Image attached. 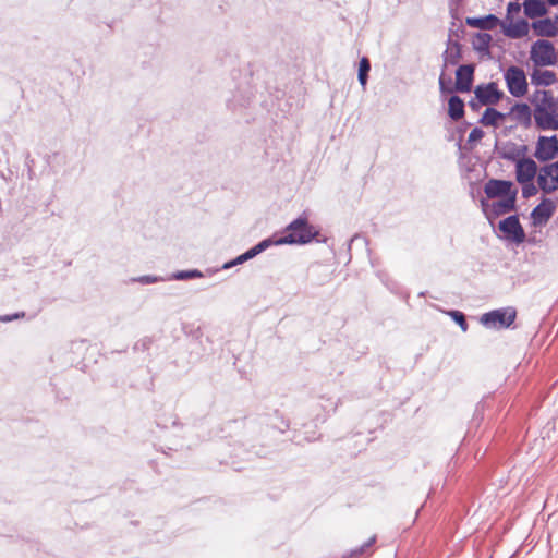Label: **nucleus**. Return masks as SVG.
<instances>
[{"mask_svg": "<svg viewBox=\"0 0 558 558\" xmlns=\"http://www.w3.org/2000/svg\"><path fill=\"white\" fill-rule=\"evenodd\" d=\"M318 231L308 223L306 217H299L290 222L286 229V234L277 239L278 244H307L315 236Z\"/></svg>", "mask_w": 558, "mask_h": 558, "instance_id": "1", "label": "nucleus"}, {"mask_svg": "<svg viewBox=\"0 0 558 558\" xmlns=\"http://www.w3.org/2000/svg\"><path fill=\"white\" fill-rule=\"evenodd\" d=\"M515 317V308L505 307L483 314L481 316V323L487 328L506 329L513 324Z\"/></svg>", "mask_w": 558, "mask_h": 558, "instance_id": "2", "label": "nucleus"}, {"mask_svg": "<svg viewBox=\"0 0 558 558\" xmlns=\"http://www.w3.org/2000/svg\"><path fill=\"white\" fill-rule=\"evenodd\" d=\"M530 59L537 66L554 65L557 62V53L554 44L546 39L533 43Z\"/></svg>", "mask_w": 558, "mask_h": 558, "instance_id": "3", "label": "nucleus"}, {"mask_svg": "<svg viewBox=\"0 0 558 558\" xmlns=\"http://www.w3.org/2000/svg\"><path fill=\"white\" fill-rule=\"evenodd\" d=\"M507 88L513 97H522L527 93V81L523 69L510 65L504 74Z\"/></svg>", "mask_w": 558, "mask_h": 558, "instance_id": "4", "label": "nucleus"}, {"mask_svg": "<svg viewBox=\"0 0 558 558\" xmlns=\"http://www.w3.org/2000/svg\"><path fill=\"white\" fill-rule=\"evenodd\" d=\"M517 195L518 190H514L508 197L493 202L490 205L483 198L481 205L487 219L492 220L510 211H514L517 209Z\"/></svg>", "mask_w": 558, "mask_h": 558, "instance_id": "5", "label": "nucleus"}, {"mask_svg": "<svg viewBox=\"0 0 558 558\" xmlns=\"http://www.w3.org/2000/svg\"><path fill=\"white\" fill-rule=\"evenodd\" d=\"M476 100L482 106H494L504 98V92L498 89V85L495 82L487 84L477 85L474 89Z\"/></svg>", "mask_w": 558, "mask_h": 558, "instance_id": "6", "label": "nucleus"}, {"mask_svg": "<svg viewBox=\"0 0 558 558\" xmlns=\"http://www.w3.org/2000/svg\"><path fill=\"white\" fill-rule=\"evenodd\" d=\"M499 230L506 239L520 244L525 240V232L520 223L518 215H511L499 222Z\"/></svg>", "mask_w": 558, "mask_h": 558, "instance_id": "7", "label": "nucleus"}, {"mask_svg": "<svg viewBox=\"0 0 558 558\" xmlns=\"http://www.w3.org/2000/svg\"><path fill=\"white\" fill-rule=\"evenodd\" d=\"M558 155V137L539 136L536 143L534 157L539 161H549Z\"/></svg>", "mask_w": 558, "mask_h": 558, "instance_id": "8", "label": "nucleus"}, {"mask_svg": "<svg viewBox=\"0 0 558 558\" xmlns=\"http://www.w3.org/2000/svg\"><path fill=\"white\" fill-rule=\"evenodd\" d=\"M539 189L549 194L558 189V169L556 165H546L541 168L537 175Z\"/></svg>", "mask_w": 558, "mask_h": 558, "instance_id": "9", "label": "nucleus"}, {"mask_svg": "<svg viewBox=\"0 0 558 558\" xmlns=\"http://www.w3.org/2000/svg\"><path fill=\"white\" fill-rule=\"evenodd\" d=\"M514 190L513 182L508 180L490 179L484 185V193L490 199L508 197Z\"/></svg>", "mask_w": 558, "mask_h": 558, "instance_id": "10", "label": "nucleus"}, {"mask_svg": "<svg viewBox=\"0 0 558 558\" xmlns=\"http://www.w3.org/2000/svg\"><path fill=\"white\" fill-rule=\"evenodd\" d=\"M474 64H462L456 71L454 89L460 93H469L474 80Z\"/></svg>", "mask_w": 558, "mask_h": 558, "instance_id": "11", "label": "nucleus"}, {"mask_svg": "<svg viewBox=\"0 0 558 558\" xmlns=\"http://www.w3.org/2000/svg\"><path fill=\"white\" fill-rule=\"evenodd\" d=\"M537 173V165L531 159L524 157L515 165V178L519 183H529L533 181Z\"/></svg>", "mask_w": 558, "mask_h": 558, "instance_id": "12", "label": "nucleus"}, {"mask_svg": "<svg viewBox=\"0 0 558 558\" xmlns=\"http://www.w3.org/2000/svg\"><path fill=\"white\" fill-rule=\"evenodd\" d=\"M550 108H535L534 120L541 130H558V114L549 112Z\"/></svg>", "mask_w": 558, "mask_h": 558, "instance_id": "13", "label": "nucleus"}, {"mask_svg": "<svg viewBox=\"0 0 558 558\" xmlns=\"http://www.w3.org/2000/svg\"><path fill=\"white\" fill-rule=\"evenodd\" d=\"M527 147L525 145L518 146L514 143L508 142L498 149V155L505 160L514 162L522 160L525 157Z\"/></svg>", "mask_w": 558, "mask_h": 558, "instance_id": "14", "label": "nucleus"}, {"mask_svg": "<svg viewBox=\"0 0 558 558\" xmlns=\"http://www.w3.org/2000/svg\"><path fill=\"white\" fill-rule=\"evenodd\" d=\"M555 208V204L546 198L532 210L531 216L535 223H546L553 216Z\"/></svg>", "mask_w": 558, "mask_h": 558, "instance_id": "15", "label": "nucleus"}, {"mask_svg": "<svg viewBox=\"0 0 558 558\" xmlns=\"http://www.w3.org/2000/svg\"><path fill=\"white\" fill-rule=\"evenodd\" d=\"M507 116L511 117V119L524 126H529L531 124L532 111L529 105L526 104H515L511 107L510 111Z\"/></svg>", "mask_w": 558, "mask_h": 558, "instance_id": "16", "label": "nucleus"}, {"mask_svg": "<svg viewBox=\"0 0 558 558\" xmlns=\"http://www.w3.org/2000/svg\"><path fill=\"white\" fill-rule=\"evenodd\" d=\"M531 26L535 35L539 37H555L558 33L557 26L549 17L534 21Z\"/></svg>", "mask_w": 558, "mask_h": 558, "instance_id": "17", "label": "nucleus"}, {"mask_svg": "<svg viewBox=\"0 0 558 558\" xmlns=\"http://www.w3.org/2000/svg\"><path fill=\"white\" fill-rule=\"evenodd\" d=\"M462 58L461 44L449 39L448 47L442 54V70L449 65H456Z\"/></svg>", "mask_w": 558, "mask_h": 558, "instance_id": "18", "label": "nucleus"}, {"mask_svg": "<svg viewBox=\"0 0 558 558\" xmlns=\"http://www.w3.org/2000/svg\"><path fill=\"white\" fill-rule=\"evenodd\" d=\"M501 26L504 35L512 39L522 38L526 36L529 33V23L526 20L523 19L509 25L501 24Z\"/></svg>", "mask_w": 558, "mask_h": 558, "instance_id": "19", "label": "nucleus"}, {"mask_svg": "<svg viewBox=\"0 0 558 558\" xmlns=\"http://www.w3.org/2000/svg\"><path fill=\"white\" fill-rule=\"evenodd\" d=\"M465 23L471 27L480 28L482 31H490L501 24L500 20L494 14H488L482 17H466Z\"/></svg>", "mask_w": 558, "mask_h": 558, "instance_id": "20", "label": "nucleus"}, {"mask_svg": "<svg viewBox=\"0 0 558 558\" xmlns=\"http://www.w3.org/2000/svg\"><path fill=\"white\" fill-rule=\"evenodd\" d=\"M44 161L46 163L43 169V173H58L62 167L65 165V156L61 153H52L48 154L44 157Z\"/></svg>", "mask_w": 558, "mask_h": 558, "instance_id": "21", "label": "nucleus"}, {"mask_svg": "<svg viewBox=\"0 0 558 558\" xmlns=\"http://www.w3.org/2000/svg\"><path fill=\"white\" fill-rule=\"evenodd\" d=\"M523 7L524 14L530 19L541 17L547 13V8L543 0H525Z\"/></svg>", "mask_w": 558, "mask_h": 558, "instance_id": "22", "label": "nucleus"}, {"mask_svg": "<svg viewBox=\"0 0 558 558\" xmlns=\"http://www.w3.org/2000/svg\"><path fill=\"white\" fill-rule=\"evenodd\" d=\"M531 82L536 86H549L556 82V74L549 70H534L531 74Z\"/></svg>", "mask_w": 558, "mask_h": 558, "instance_id": "23", "label": "nucleus"}, {"mask_svg": "<svg viewBox=\"0 0 558 558\" xmlns=\"http://www.w3.org/2000/svg\"><path fill=\"white\" fill-rule=\"evenodd\" d=\"M531 102L535 105V108H554V97L549 90H536L531 96Z\"/></svg>", "mask_w": 558, "mask_h": 558, "instance_id": "24", "label": "nucleus"}, {"mask_svg": "<svg viewBox=\"0 0 558 558\" xmlns=\"http://www.w3.org/2000/svg\"><path fill=\"white\" fill-rule=\"evenodd\" d=\"M506 117V113L499 112L493 107H487L478 122L484 126L496 128L499 121L504 120Z\"/></svg>", "mask_w": 558, "mask_h": 558, "instance_id": "25", "label": "nucleus"}, {"mask_svg": "<svg viewBox=\"0 0 558 558\" xmlns=\"http://www.w3.org/2000/svg\"><path fill=\"white\" fill-rule=\"evenodd\" d=\"M448 114L449 117L458 121L464 116V101L457 95H452L448 100Z\"/></svg>", "mask_w": 558, "mask_h": 558, "instance_id": "26", "label": "nucleus"}, {"mask_svg": "<svg viewBox=\"0 0 558 558\" xmlns=\"http://www.w3.org/2000/svg\"><path fill=\"white\" fill-rule=\"evenodd\" d=\"M493 37L488 33H477L475 35V41L473 43L474 49L481 53H488L489 46Z\"/></svg>", "mask_w": 558, "mask_h": 558, "instance_id": "27", "label": "nucleus"}, {"mask_svg": "<svg viewBox=\"0 0 558 558\" xmlns=\"http://www.w3.org/2000/svg\"><path fill=\"white\" fill-rule=\"evenodd\" d=\"M369 71H371V62L366 57H363L360 60L359 73H357V80H359L361 86L363 87V89L366 87Z\"/></svg>", "mask_w": 558, "mask_h": 558, "instance_id": "28", "label": "nucleus"}, {"mask_svg": "<svg viewBox=\"0 0 558 558\" xmlns=\"http://www.w3.org/2000/svg\"><path fill=\"white\" fill-rule=\"evenodd\" d=\"M199 277H203V274L197 269H193V270H181V271L173 272L171 275L170 279L187 280V279H193V278H199Z\"/></svg>", "mask_w": 558, "mask_h": 558, "instance_id": "29", "label": "nucleus"}, {"mask_svg": "<svg viewBox=\"0 0 558 558\" xmlns=\"http://www.w3.org/2000/svg\"><path fill=\"white\" fill-rule=\"evenodd\" d=\"M438 83H439V90H440V93L442 95L450 94L453 90H456L454 87H452V80H451V77L450 76H446L444 71L439 75Z\"/></svg>", "mask_w": 558, "mask_h": 558, "instance_id": "30", "label": "nucleus"}, {"mask_svg": "<svg viewBox=\"0 0 558 558\" xmlns=\"http://www.w3.org/2000/svg\"><path fill=\"white\" fill-rule=\"evenodd\" d=\"M163 280L162 277L155 275H143L131 279L132 282H138L141 284H154Z\"/></svg>", "mask_w": 558, "mask_h": 558, "instance_id": "31", "label": "nucleus"}, {"mask_svg": "<svg viewBox=\"0 0 558 558\" xmlns=\"http://www.w3.org/2000/svg\"><path fill=\"white\" fill-rule=\"evenodd\" d=\"M448 314L460 326L462 331L465 332L468 330V323H466V319H465V315L462 312H460V311H450Z\"/></svg>", "mask_w": 558, "mask_h": 558, "instance_id": "32", "label": "nucleus"}, {"mask_svg": "<svg viewBox=\"0 0 558 558\" xmlns=\"http://www.w3.org/2000/svg\"><path fill=\"white\" fill-rule=\"evenodd\" d=\"M272 245H279V244L277 243V240H272L271 238H268V239H265V240L260 241L259 243H257L253 247L255 250L256 255H258V254L263 253L264 251H266L267 248H269Z\"/></svg>", "mask_w": 558, "mask_h": 558, "instance_id": "33", "label": "nucleus"}, {"mask_svg": "<svg viewBox=\"0 0 558 558\" xmlns=\"http://www.w3.org/2000/svg\"><path fill=\"white\" fill-rule=\"evenodd\" d=\"M272 245H279V244L277 243V240H272L271 238H268V239H265V240L260 241L259 243H257L253 247L255 250L256 255H258V254L263 253L264 251H266L267 248H269Z\"/></svg>", "mask_w": 558, "mask_h": 558, "instance_id": "34", "label": "nucleus"}, {"mask_svg": "<svg viewBox=\"0 0 558 558\" xmlns=\"http://www.w3.org/2000/svg\"><path fill=\"white\" fill-rule=\"evenodd\" d=\"M521 184L523 185L522 196L524 198H530L537 193V187L533 184L532 181H530L529 183H521Z\"/></svg>", "mask_w": 558, "mask_h": 558, "instance_id": "35", "label": "nucleus"}, {"mask_svg": "<svg viewBox=\"0 0 558 558\" xmlns=\"http://www.w3.org/2000/svg\"><path fill=\"white\" fill-rule=\"evenodd\" d=\"M376 541V537H371L366 543H364L362 546L357 547L356 549L351 551L352 557H357L362 555L366 548L371 547Z\"/></svg>", "mask_w": 558, "mask_h": 558, "instance_id": "36", "label": "nucleus"}, {"mask_svg": "<svg viewBox=\"0 0 558 558\" xmlns=\"http://www.w3.org/2000/svg\"><path fill=\"white\" fill-rule=\"evenodd\" d=\"M483 137H484V131L480 128H474L469 134L468 142L469 143L477 142V141H481Z\"/></svg>", "mask_w": 558, "mask_h": 558, "instance_id": "37", "label": "nucleus"}, {"mask_svg": "<svg viewBox=\"0 0 558 558\" xmlns=\"http://www.w3.org/2000/svg\"><path fill=\"white\" fill-rule=\"evenodd\" d=\"M25 316L24 312H16L14 314H7L0 316V323H10L19 318H23Z\"/></svg>", "mask_w": 558, "mask_h": 558, "instance_id": "38", "label": "nucleus"}, {"mask_svg": "<svg viewBox=\"0 0 558 558\" xmlns=\"http://www.w3.org/2000/svg\"><path fill=\"white\" fill-rule=\"evenodd\" d=\"M150 339L149 338H144L140 341H137L135 344H134V350L135 351H144L146 349L149 348V344H150Z\"/></svg>", "mask_w": 558, "mask_h": 558, "instance_id": "39", "label": "nucleus"}, {"mask_svg": "<svg viewBox=\"0 0 558 558\" xmlns=\"http://www.w3.org/2000/svg\"><path fill=\"white\" fill-rule=\"evenodd\" d=\"M520 10H521V5L518 2H510L507 5V13H508V15L509 14H513V13H518Z\"/></svg>", "mask_w": 558, "mask_h": 558, "instance_id": "40", "label": "nucleus"}, {"mask_svg": "<svg viewBox=\"0 0 558 558\" xmlns=\"http://www.w3.org/2000/svg\"><path fill=\"white\" fill-rule=\"evenodd\" d=\"M245 255L247 256V258H248V259H252V258H254L255 256H257V255H256V253H255L254 247H251L250 250H247V251L245 252Z\"/></svg>", "mask_w": 558, "mask_h": 558, "instance_id": "41", "label": "nucleus"}, {"mask_svg": "<svg viewBox=\"0 0 558 558\" xmlns=\"http://www.w3.org/2000/svg\"><path fill=\"white\" fill-rule=\"evenodd\" d=\"M236 265L238 264L235 263V259H232L230 262L225 263L222 266V269H230L231 267L236 266Z\"/></svg>", "mask_w": 558, "mask_h": 558, "instance_id": "42", "label": "nucleus"}, {"mask_svg": "<svg viewBox=\"0 0 558 558\" xmlns=\"http://www.w3.org/2000/svg\"><path fill=\"white\" fill-rule=\"evenodd\" d=\"M469 105H470L471 109H473V110H477L478 106H480L478 101L476 102L475 100H471L469 102Z\"/></svg>", "mask_w": 558, "mask_h": 558, "instance_id": "43", "label": "nucleus"}, {"mask_svg": "<svg viewBox=\"0 0 558 558\" xmlns=\"http://www.w3.org/2000/svg\"><path fill=\"white\" fill-rule=\"evenodd\" d=\"M549 5L556 7L558 5V0H546Z\"/></svg>", "mask_w": 558, "mask_h": 558, "instance_id": "44", "label": "nucleus"}, {"mask_svg": "<svg viewBox=\"0 0 558 558\" xmlns=\"http://www.w3.org/2000/svg\"><path fill=\"white\" fill-rule=\"evenodd\" d=\"M234 259H235V263H236L238 265H240V264H243V263H244V262H243V259H242V256H241V255H239V256H238V257H235Z\"/></svg>", "mask_w": 558, "mask_h": 558, "instance_id": "45", "label": "nucleus"}, {"mask_svg": "<svg viewBox=\"0 0 558 558\" xmlns=\"http://www.w3.org/2000/svg\"><path fill=\"white\" fill-rule=\"evenodd\" d=\"M241 256H242V259H243V262H244V263H245V262H247V260H250V259L247 258V256L245 255V253L241 254Z\"/></svg>", "mask_w": 558, "mask_h": 558, "instance_id": "46", "label": "nucleus"}, {"mask_svg": "<svg viewBox=\"0 0 558 558\" xmlns=\"http://www.w3.org/2000/svg\"><path fill=\"white\" fill-rule=\"evenodd\" d=\"M229 106L232 108V110H235V106L233 105V101H230Z\"/></svg>", "mask_w": 558, "mask_h": 558, "instance_id": "47", "label": "nucleus"}, {"mask_svg": "<svg viewBox=\"0 0 558 558\" xmlns=\"http://www.w3.org/2000/svg\"><path fill=\"white\" fill-rule=\"evenodd\" d=\"M551 165H556L557 169H558V160L556 162H553Z\"/></svg>", "mask_w": 558, "mask_h": 558, "instance_id": "48", "label": "nucleus"}, {"mask_svg": "<svg viewBox=\"0 0 558 558\" xmlns=\"http://www.w3.org/2000/svg\"><path fill=\"white\" fill-rule=\"evenodd\" d=\"M556 21L558 22V16H556Z\"/></svg>", "mask_w": 558, "mask_h": 558, "instance_id": "49", "label": "nucleus"}]
</instances>
